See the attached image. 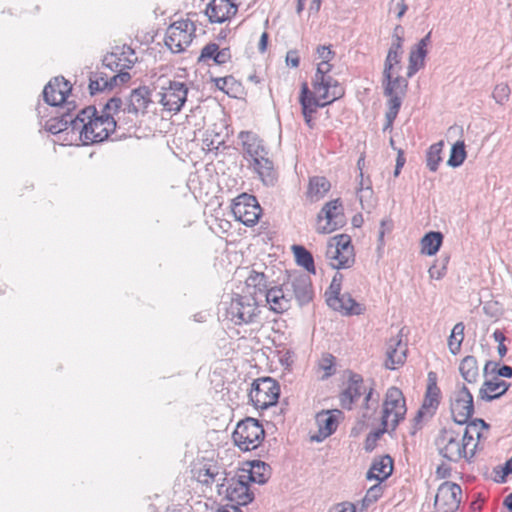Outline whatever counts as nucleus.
I'll return each instance as SVG.
<instances>
[{"label":"nucleus","mask_w":512,"mask_h":512,"mask_svg":"<svg viewBox=\"0 0 512 512\" xmlns=\"http://www.w3.org/2000/svg\"><path fill=\"white\" fill-rule=\"evenodd\" d=\"M262 296L265 297L270 309L276 313H283L291 307L292 300L284 282L280 286L268 288Z\"/></svg>","instance_id":"obj_25"},{"label":"nucleus","mask_w":512,"mask_h":512,"mask_svg":"<svg viewBox=\"0 0 512 512\" xmlns=\"http://www.w3.org/2000/svg\"><path fill=\"white\" fill-rule=\"evenodd\" d=\"M389 429H391L390 426H382V428H379L375 431L370 432L365 440V450L366 451H372L377 444V441L380 439V437L385 433L388 432Z\"/></svg>","instance_id":"obj_51"},{"label":"nucleus","mask_w":512,"mask_h":512,"mask_svg":"<svg viewBox=\"0 0 512 512\" xmlns=\"http://www.w3.org/2000/svg\"><path fill=\"white\" fill-rule=\"evenodd\" d=\"M343 279V275L341 273H336L330 283L329 288L325 292V296L338 295L341 292V282Z\"/></svg>","instance_id":"obj_53"},{"label":"nucleus","mask_w":512,"mask_h":512,"mask_svg":"<svg viewBox=\"0 0 512 512\" xmlns=\"http://www.w3.org/2000/svg\"><path fill=\"white\" fill-rule=\"evenodd\" d=\"M334 412L341 413L339 410H334ZM316 424L318 426V435L313 436L312 440L317 442L322 441L323 439L330 436L337 429V419L333 414V411L323 410L316 414L315 417Z\"/></svg>","instance_id":"obj_31"},{"label":"nucleus","mask_w":512,"mask_h":512,"mask_svg":"<svg viewBox=\"0 0 512 512\" xmlns=\"http://www.w3.org/2000/svg\"><path fill=\"white\" fill-rule=\"evenodd\" d=\"M345 223L342 203L339 199L327 202L317 216L316 231L329 234L341 228Z\"/></svg>","instance_id":"obj_12"},{"label":"nucleus","mask_w":512,"mask_h":512,"mask_svg":"<svg viewBox=\"0 0 512 512\" xmlns=\"http://www.w3.org/2000/svg\"><path fill=\"white\" fill-rule=\"evenodd\" d=\"M280 395L278 382L271 377L254 380L249 393V399L256 409H267L276 405Z\"/></svg>","instance_id":"obj_7"},{"label":"nucleus","mask_w":512,"mask_h":512,"mask_svg":"<svg viewBox=\"0 0 512 512\" xmlns=\"http://www.w3.org/2000/svg\"><path fill=\"white\" fill-rule=\"evenodd\" d=\"M510 88L507 83L497 84L493 90L492 97L496 101V103L503 105L509 100L510 97Z\"/></svg>","instance_id":"obj_50"},{"label":"nucleus","mask_w":512,"mask_h":512,"mask_svg":"<svg viewBox=\"0 0 512 512\" xmlns=\"http://www.w3.org/2000/svg\"><path fill=\"white\" fill-rule=\"evenodd\" d=\"M462 496L460 485L454 482H444L435 497V506L439 512H456L459 508Z\"/></svg>","instance_id":"obj_16"},{"label":"nucleus","mask_w":512,"mask_h":512,"mask_svg":"<svg viewBox=\"0 0 512 512\" xmlns=\"http://www.w3.org/2000/svg\"><path fill=\"white\" fill-rule=\"evenodd\" d=\"M327 305L333 310L340 312L342 315H361L364 313L365 308L350 294L331 295L326 297Z\"/></svg>","instance_id":"obj_23"},{"label":"nucleus","mask_w":512,"mask_h":512,"mask_svg":"<svg viewBox=\"0 0 512 512\" xmlns=\"http://www.w3.org/2000/svg\"><path fill=\"white\" fill-rule=\"evenodd\" d=\"M408 6L405 4V0H391L390 11H394L398 19L406 13Z\"/></svg>","instance_id":"obj_56"},{"label":"nucleus","mask_w":512,"mask_h":512,"mask_svg":"<svg viewBox=\"0 0 512 512\" xmlns=\"http://www.w3.org/2000/svg\"><path fill=\"white\" fill-rule=\"evenodd\" d=\"M442 241L443 235L441 232L431 231L425 234L421 240L422 253L429 256L435 255L439 251Z\"/></svg>","instance_id":"obj_40"},{"label":"nucleus","mask_w":512,"mask_h":512,"mask_svg":"<svg viewBox=\"0 0 512 512\" xmlns=\"http://www.w3.org/2000/svg\"><path fill=\"white\" fill-rule=\"evenodd\" d=\"M226 498L237 506H245L253 501L254 493L241 473L227 481Z\"/></svg>","instance_id":"obj_19"},{"label":"nucleus","mask_w":512,"mask_h":512,"mask_svg":"<svg viewBox=\"0 0 512 512\" xmlns=\"http://www.w3.org/2000/svg\"><path fill=\"white\" fill-rule=\"evenodd\" d=\"M365 394V409L368 411L372 409L375 411L378 407V398H373V389L368 388L363 381L361 375L350 373L347 386L340 393L339 400L342 408L351 410L353 404Z\"/></svg>","instance_id":"obj_2"},{"label":"nucleus","mask_w":512,"mask_h":512,"mask_svg":"<svg viewBox=\"0 0 512 512\" xmlns=\"http://www.w3.org/2000/svg\"><path fill=\"white\" fill-rule=\"evenodd\" d=\"M238 137L241 139L243 149L251 158L252 163L268 155V151L263 145V141L255 133L250 131H241Z\"/></svg>","instance_id":"obj_29"},{"label":"nucleus","mask_w":512,"mask_h":512,"mask_svg":"<svg viewBox=\"0 0 512 512\" xmlns=\"http://www.w3.org/2000/svg\"><path fill=\"white\" fill-rule=\"evenodd\" d=\"M402 56L394 52H388L384 61L383 74L400 73L402 70Z\"/></svg>","instance_id":"obj_46"},{"label":"nucleus","mask_w":512,"mask_h":512,"mask_svg":"<svg viewBox=\"0 0 512 512\" xmlns=\"http://www.w3.org/2000/svg\"><path fill=\"white\" fill-rule=\"evenodd\" d=\"M231 52L229 48L219 49L217 45V50L215 54V64L222 65L231 60Z\"/></svg>","instance_id":"obj_57"},{"label":"nucleus","mask_w":512,"mask_h":512,"mask_svg":"<svg viewBox=\"0 0 512 512\" xmlns=\"http://www.w3.org/2000/svg\"><path fill=\"white\" fill-rule=\"evenodd\" d=\"M69 118L70 113H62L60 116L53 117L46 122L45 129L52 134H58L71 129Z\"/></svg>","instance_id":"obj_42"},{"label":"nucleus","mask_w":512,"mask_h":512,"mask_svg":"<svg viewBox=\"0 0 512 512\" xmlns=\"http://www.w3.org/2000/svg\"><path fill=\"white\" fill-rule=\"evenodd\" d=\"M450 411L453 421L464 425L474 414L473 395L467 386L458 383L450 395Z\"/></svg>","instance_id":"obj_9"},{"label":"nucleus","mask_w":512,"mask_h":512,"mask_svg":"<svg viewBox=\"0 0 512 512\" xmlns=\"http://www.w3.org/2000/svg\"><path fill=\"white\" fill-rule=\"evenodd\" d=\"M317 54L322 61H330L334 55V52L330 49L329 46H319L317 48Z\"/></svg>","instance_id":"obj_63"},{"label":"nucleus","mask_w":512,"mask_h":512,"mask_svg":"<svg viewBox=\"0 0 512 512\" xmlns=\"http://www.w3.org/2000/svg\"><path fill=\"white\" fill-rule=\"evenodd\" d=\"M407 80L399 73L383 74L382 86L384 95H404L407 88Z\"/></svg>","instance_id":"obj_35"},{"label":"nucleus","mask_w":512,"mask_h":512,"mask_svg":"<svg viewBox=\"0 0 512 512\" xmlns=\"http://www.w3.org/2000/svg\"><path fill=\"white\" fill-rule=\"evenodd\" d=\"M216 50V43H208L202 48L200 56L198 58V62H206L208 60H213V62L215 63Z\"/></svg>","instance_id":"obj_52"},{"label":"nucleus","mask_w":512,"mask_h":512,"mask_svg":"<svg viewBox=\"0 0 512 512\" xmlns=\"http://www.w3.org/2000/svg\"><path fill=\"white\" fill-rule=\"evenodd\" d=\"M245 283L248 293L247 296L255 297L256 299L258 295H263L269 288L267 277L262 272L252 271L247 277Z\"/></svg>","instance_id":"obj_37"},{"label":"nucleus","mask_w":512,"mask_h":512,"mask_svg":"<svg viewBox=\"0 0 512 512\" xmlns=\"http://www.w3.org/2000/svg\"><path fill=\"white\" fill-rule=\"evenodd\" d=\"M299 101L302 107V114L306 124L312 128L313 127V114L316 112L318 107H325L333 103L335 100H332L331 97L321 98L311 92L308 88L307 83H303L301 86V93L299 97Z\"/></svg>","instance_id":"obj_18"},{"label":"nucleus","mask_w":512,"mask_h":512,"mask_svg":"<svg viewBox=\"0 0 512 512\" xmlns=\"http://www.w3.org/2000/svg\"><path fill=\"white\" fill-rule=\"evenodd\" d=\"M217 474L218 473L211 468L200 470L198 474V480L205 485H209L215 481Z\"/></svg>","instance_id":"obj_55"},{"label":"nucleus","mask_w":512,"mask_h":512,"mask_svg":"<svg viewBox=\"0 0 512 512\" xmlns=\"http://www.w3.org/2000/svg\"><path fill=\"white\" fill-rule=\"evenodd\" d=\"M81 123V119L75 122L76 126L81 125L80 139L84 143L102 142L106 140L116 128V120L109 113L102 114L101 116L97 115L94 119H90L87 124Z\"/></svg>","instance_id":"obj_6"},{"label":"nucleus","mask_w":512,"mask_h":512,"mask_svg":"<svg viewBox=\"0 0 512 512\" xmlns=\"http://www.w3.org/2000/svg\"><path fill=\"white\" fill-rule=\"evenodd\" d=\"M407 408L402 391L392 386L388 388L383 402L381 426H390L395 430L405 417Z\"/></svg>","instance_id":"obj_5"},{"label":"nucleus","mask_w":512,"mask_h":512,"mask_svg":"<svg viewBox=\"0 0 512 512\" xmlns=\"http://www.w3.org/2000/svg\"><path fill=\"white\" fill-rule=\"evenodd\" d=\"M149 103H151V97L148 87H138L131 91L123 112L134 115H138L140 112L145 113Z\"/></svg>","instance_id":"obj_30"},{"label":"nucleus","mask_w":512,"mask_h":512,"mask_svg":"<svg viewBox=\"0 0 512 512\" xmlns=\"http://www.w3.org/2000/svg\"><path fill=\"white\" fill-rule=\"evenodd\" d=\"M122 100L119 97L110 98L104 106L103 114L109 113L110 115L120 112L122 107Z\"/></svg>","instance_id":"obj_54"},{"label":"nucleus","mask_w":512,"mask_h":512,"mask_svg":"<svg viewBox=\"0 0 512 512\" xmlns=\"http://www.w3.org/2000/svg\"><path fill=\"white\" fill-rule=\"evenodd\" d=\"M258 299L247 295H236L227 309V315L235 325L249 324L258 314Z\"/></svg>","instance_id":"obj_11"},{"label":"nucleus","mask_w":512,"mask_h":512,"mask_svg":"<svg viewBox=\"0 0 512 512\" xmlns=\"http://www.w3.org/2000/svg\"><path fill=\"white\" fill-rule=\"evenodd\" d=\"M235 0H212L205 13L212 23H223L237 13Z\"/></svg>","instance_id":"obj_22"},{"label":"nucleus","mask_w":512,"mask_h":512,"mask_svg":"<svg viewBox=\"0 0 512 512\" xmlns=\"http://www.w3.org/2000/svg\"><path fill=\"white\" fill-rule=\"evenodd\" d=\"M466 427L461 430V437L464 443H467V447L471 448L473 443L478 444V439L481 437V430L488 429L489 425L480 418L467 421Z\"/></svg>","instance_id":"obj_34"},{"label":"nucleus","mask_w":512,"mask_h":512,"mask_svg":"<svg viewBox=\"0 0 512 512\" xmlns=\"http://www.w3.org/2000/svg\"><path fill=\"white\" fill-rule=\"evenodd\" d=\"M466 158L464 141H457L451 148L447 164L451 167H459Z\"/></svg>","instance_id":"obj_45"},{"label":"nucleus","mask_w":512,"mask_h":512,"mask_svg":"<svg viewBox=\"0 0 512 512\" xmlns=\"http://www.w3.org/2000/svg\"><path fill=\"white\" fill-rule=\"evenodd\" d=\"M264 435V428L259 421L248 417L238 422L232 437L235 445L239 449L249 451L260 445L264 439Z\"/></svg>","instance_id":"obj_4"},{"label":"nucleus","mask_w":512,"mask_h":512,"mask_svg":"<svg viewBox=\"0 0 512 512\" xmlns=\"http://www.w3.org/2000/svg\"><path fill=\"white\" fill-rule=\"evenodd\" d=\"M436 446L439 454L452 462H458L462 458H472L475 455L477 443L471 448L462 441L461 430L454 427H444L436 438Z\"/></svg>","instance_id":"obj_1"},{"label":"nucleus","mask_w":512,"mask_h":512,"mask_svg":"<svg viewBox=\"0 0 512 512\" xmlns=\"http://www.w3.org/2000/svg\"><path fill=\"white\" fill-rule=\"evenodd\" d=\"M241 475L250 483L265 484L270 477V466L262 461H254L249 471L243 470Z\"/></svg>","instance_id":"obj_36"},{"label":"nucleus","mask_w":512,"mask_h":512,"mask_svg":"<svg viewBox=\"0 0 512 512\" xmlns=\"http://www.w3.org/2000/svg\"><path fill=\"white\" fill-rule=\"evenodd\" d=\"M195 25L189 19H181L172 23L165 36L166 46L173 52L179 53L185 50L192 42L195 33Z\"/></svg>","instance_id":"obj_10"},{"label":"nucleus","mask_w":512,"mask_h":512,"mask_svg":"<svg viewBox=\"0 0 512 512\" xmlns=\"http://www.w3.org/2000/svg\"><path fill=\"white\" fill-rule=\"evenodd\" d=\"M439 403L440 389L437 386L436 374L434 372H429L426 394L422 406L415 416V421H420L424 416L432 417L436 412Z\"/></svg>","instance_id":"obj_20"},{"label":"nucleus","mask_w":512,"mask_h":512,"mask_svg":"<svg viewBox=\"0 0 512 512\" xmlns=\"http://www.w3.org/2000/svg\"><path fill=\"white\" fill-rule=\"evenodd\" d=\"M137 59L135 51L130 46H116L110 53L105 55L103 65L111 71L128 73L126 70L131 69L137 62Z\"/></svg>","instance_id":"obj_15"},{"label":"nucleus","mask_w":512,"mask_h":512,"mask_svg":"<svg viewBox=\"0 0 512 512\" xmlns=\"http://www.w3.org/2000/svg\"><path fill=\"white\" fill-rule=\"evenodd\" d=\"M464 329V324L459 322L454 325L451 335L449 336L448 347L453 355H456L460 351L464 339Z\"/></svg>","instance_id":"obj_44"},{"label":"nucleus","mask_w":512,"mask_h":512,"mask_svg":"<svg viewBox=\"0 0 512 512\" xmlns=\"http://www.w3.org/2000/svg\"><path fill=\"white\" fill-rule=\"evenodd\" d=\"M357 195L363 209H368L373 206V189L369 179H367L365 188H357Z\"/></svg>","instance_id":"obj_48"},{"label":"nucleus","mask_w":512,"mask_h":512,"mask_svg":"<svg viewBox=\"0 0 512 512\" xmlns=\"http://www.w3.org/2000/svg\"><path fill=\"white\" fill-rule=\"evenodd\" d=\"M261 212L262 209L253 195L242 193L233 200L232 213L236 220L246 226L255 225Z\"/></svg>","instance_id":"obj_14"},{"label":"nucleus","mask_w":512,"mask_h":512,"mask_svg":"<svg viewBox=\"0 0 512 512\" xmlns=\"http://www.w3.org/2000/svg\"><path fill=\"white\" fill-rule=\"evenodd\" d=\"M443 143H435L433 144L428 152H427V167L435 172L438 169V165L441 161V151H442Z\"/></svg>","instance_id":"obj_47"},{"label":"nucleus","mask_w":512,"mask_h":512,"mask_svg":"<svg viewBox=\"0 0 512 512\" xmlns=\"http://www.w3.org/2000/svg\"><path fill=\"white\" fill-rule=\"evenodd\" d=\"M299 62H300V59H299L297 51L290 50L287 52L286 63L288 66L297 68L299 66Z\"/></svg>","instance_id":"obj_64"},{"label":"nucleus","mask_w":512,"mask_h":512,"mask_svg":"<svg viewBox=\"0 0 512 512\" xmlns=\"http://www.w3.org/2000/svg\"><path fill=\"white\" fill-rule=\"evenodd\" d=\"M329 264L334 269L350 268L355 262L354 247L347 234L336 235L329 239L325 252Z\"/></svg>","instance_id":"obj_3"},{"label":"nucleus","mask_w":512,"mask_h":512,"mask_svg":"<svg viewBox=\"0 0 512 512\" xmlns=\"http://www.w3.org/2000/svg\"><path fill=\"white\" fill-rule=\"evenodd\" d=\"M393 471V460L390 456L386 455L379 459H376L369 471L367 472V479H375L378 481H384L387 479Z\"/></svg>","instance_id":"obj_33"},{"label":"nucleus","mask_w":512,"mask_h":512,"mask_svg":"<svg viewBox=\"0 0 512 512\" xmlns=\"http://www.w3.org/2000/svg\"><path fill=\"white\" fill-rule=\"evenodd\" d=\"M284 284L291 300L295 299L299 306H304L312 301L314 291L308 274L303 272L290 273Z\"/></svg>","instance_id":"obj_13"},{"label":"nucleus","mask_w":512,"mask_h":512,"mask_svg":"<svg viewBox=\"0 0 512 512\" xmlns=\"http://www.w3.org/2000/svg\"><path fill=\"white\" fill-rule=\"evenodd\" d=\"M449 262V257L445 256L444 258L438 260L434 265L429 268V276L432 279L440 280L446 274L447 264Z\"/></svg>","instance_id":"obj_49"},{"label":"nucleus","mask_w":512,"mask_h":512,"mask_svg":"<svg viewBox=\"0 0 512 512\" xmlns=\"http://www.w3.org/2000/svg\"><path fill=\"white\" fill-rule=\"evenodd\" d=\"M70 91L71 86L64 77H55L44 87L43 97L47 104L59 106L65 102Z\"/></svg>","instance_id":"obj_21"},{"label":"nucleus","mask_w":512,"mask_h":512,"mask_svg":"<svg viewBox=\"0 0 512 512\" xmlns=\"http://www.w3.org/2000/svg\"><path fill=\"white\" fill-rule=\"evenodd\" d=\"M331 69L329 61H321L317 66L312 87L314 93L321 98L331 97L332 100H337L344 95V88L329 74Z\"/></svg>","instance_id":"obj_8"},{"label":"nucleus","mask_w":512,"mask_h":512,"mask_svg":"<svg viewBox=\"0 0 512 512\" xmlns=\"http://www.w3.org/2000/svg\"><path fill=\"white\" fill-rule=\"evenodd\" d=\"M253 168L265 186H274L277 182V172L268 156L253 163Z\"/></svg>","instance_id":"obj_32"},{"label":"nucleus","mask_w":512,"mask_h":512,"mask_svg":"<svg viewBox=\"0 0 512 512\" xmlns=\"http://www.w3.org/2000/svg\"><path fill=\"white\" fill-rule=\"evenodd\" d=\"M328 512H356V508L352 503L344 502L332 507Z\"/></svg>","instance_id":"obj_62"},{"label":"nucleus","mask_w":512,"mask_h":512,"mask_svg":"<svg viewBox=\"0 0 512 512\" xmlns=\"http://www.w3.org/2000/svg\"><path fill=\"white\" fill-rule=\"evenodd\" d=\"M509 388L510 383L498 378L497 376L485 378L479 389L478 400L491 402L493 400L499 399L504 394H506Z\"/></svg>","instance_id":"obj_24"},{"label":"nucleus","mask_w":512,"mask_h":512,"mask_svg":"<svg viewBox=\"0 0 512 512\" xmlns=\"http://www.w3.org/2000/svg\"><path fill=\"white\" fill-rule=\"evenodd\" d=\"M406 345L400 336L392 337L387 342L385 367L390 370L404 364L406 359Z\"/></svg>","instance_id":"obj_28"},{"label":"nucleus","mask_w":512,"mask_h":512,"mask_svg":"<svg viewBox=\"0 0 512 512\" xmlns=\"http://www.w3.org/2000/svg\"><path fill=\"white\" fill-rule=\"evenodd\" d=\"M333 356L329 355L322 358L320 361V368L325 371V377H329L333 374Z\"/></svg>","instance_id":"obj_58"},{"label":"nucleus","mask_w":512,"mask_h":512,"mask_svg":"<svg viewBox=\"0 0 512 512\" xmlns=\"http://www.w3.org/2000/svg\"><path fill=\"white\" fill-rule=\"evenodd\" d=\"M187 94L188 89L184 83L169 81L168 87H162L160 103L166 110L177 113L186 102Z\"/></svg>","instance_id":"obj_17"},{"label":"nucleus","mask_w":512,"mask_h":512,"mask_svg":"<svg viewBox=\"0 0 512 512\" xmlns=\"http://www.w3.org/2000/svg\"><path fill=\"white\" fill-rule=\"evenodd\" d=\"M131 79L129 73H117L111 77L103 76L102 72L93 73L89 78V90L93 95L105 89H112L119 84L127 83Z\"/></svg>","instance_id":"obj_27"},{"label":"nucleus","mask_w":512,"mask_h":512,"mask_svg":"<svg viewBox=\"0 0 512 512\" xmlns=\"http://www.w3.org/2000/svg\"><path fill=\"white\" fill-rule=\"evenodd\" d=\"M431 34L428 32L417 44H415L409 53V65L407 67V77L411 78L425 65L427 56V47L431 43Z\"/></svg>","instance_id":"obj_26"},{"label":"nucleus","mask_w":512,"mask_h":512,"mask_svg":"<svg viewBox=\"0 0 512 512\" xmlns=\"http://www.w3.org/2000/svg\"><path fill=\"white\" fill-rule=\"evenodd\" d=\"M388 100V111L398 113L401 107V97L399 95H386Z\"/></svg>","instance_id":"obj_59"},{"label":"nucleus","mask_w":512,"mask_h":512,"mask_svg":"<svg viewBox=\"0 0 512 512\" xmlns=\"http://www.w3.org/2000/svg\"><path fill=\"white\" fill-rule=\"evenodd\" d=\"M382 494V488L379 484L372 486L366 493L365 500L376 501Z\"/></svg>","instance_id":"obj_60"},{"label":"nucleus","mask_w":512,"mask_h":512,"mask_svg":"<svg viewBox=\"0 0 512 512\" xmlns=\"http://www.w3.org/2000/svg\"><path fill=\"white\" fill-rule=\"evenodd\" d=\"M403 37H396V39H392V43L388 49V52H394L399 55H403Z\"/></svg>","instance_id":"obj_61"},{"label":"nucleus","mask_w":512,"mask_h":512,"mask_svg":"<svg viewBox=\"0 0 512 512\" xmlns=\"http://www.w3.org/2000/svg\"><path fill=\"white\" fill-rule=\"evenodd\" d=\"M296 262L306 269L307 272L316 273L314 259L312 254L303 246L294 245L292 247Z\"/></svg>","instance_id":"obj_41"},{"label":"nucleus","mask_w":512,"mask_h":512,"mask_svg":"<svg viewBox=\"0 0 512 512\" xmlns=\"http://www.w3.org/2000/svg\"><path fill=\"white\" fill-rule=\"evenodd\" d=\"M96 116V109L92 106L82 109L76 116L70 113L69 123L71 125V131L78 132L79 136L81 137V125L76 126L75 122L81 119V124H87V122L90 121V119H94V117Z\"/></svg>","instance_id":"obj_43"},{"label":"nucleus","mask_w":512,"mask_h":512,"mask_svg":"<svg viewBox=\"0 0 512 512\" xmlns=\"http://www.w3.org/2000/svg\"><path fill=\"white\" fill-rule=\"evenodd\" d=\"M330 188L331 184L325 177L314 176L309 180L306 196L311 202H317L326 195Z\"/></svg>","instance_id":"obj_38"},{"label":"nucleus","mask_w":512,"mask_h":512,"mask_svg":"<svg viewBox=\"0 0 512 512\" xmlns=\"http://www.w3.org/2000/svg\"><path fill=\"white\" fill-rule=\"evenodd\" d=\"M459 372L462 378L467 383H476L479 378V368L477 359L471 355L464 357L460 362Z\"/></svg>","instance_id":"obj_39"}]
</instances>
